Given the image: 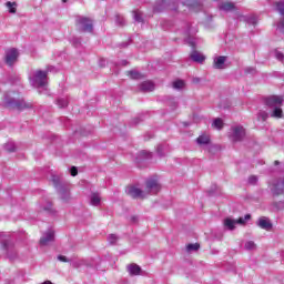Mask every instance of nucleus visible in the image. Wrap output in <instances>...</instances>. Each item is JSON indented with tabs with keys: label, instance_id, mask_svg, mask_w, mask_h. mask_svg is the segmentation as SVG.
Returning a JSON list of instances; mask_svg holds the SVG:
<instances>
[{
	"label": "nucleus",
	"instance_id": "20e7f679",
	"mask_svg": "<svg viewBox=\"0 0 284 284\" xmlns=\"http://www.w3.org/2000/svg\"><path fill=\"white\" fill-rule=\"evenodd\" d=\"M145 192L148 194H159L161 192V183H159V180L152 178L146 181V187Z\"/></svg>",
	"mask_w": 284,
	"mask_h": 284
},
{
	"label": "nucleus",
	"instance_id": "aec40b11",
	"mask_svg": "<svg viewBox=\"0 0 284 284\" xmlns=\"http://www.w3.org/2000/svg\"><path fill=\"white\" fill-rule=\"evenodd\" d=\"M6 8L10 14H16L17 13V2H10L8 1L6 3Z\"/></svg>",
	"mask_w": 284,
	"mask_h": 284
},
{
	"label": "nucleus",
	"instance_id": "412c9836",
	"mask_svg": "<svg viewBox=\"0 0 284 284\" xmlns=\"http://www.w3.org/2000/svg\"><path fill=\"white\" fill-rule=\"evenodd\" d=\"M172 85L174 90H183V88H185V81L175 80Z\"/></svg>",
	"mask_w": 284,
	"mask_h": 284
},
{
	"label": "nucleus",
	"instance_id": "a211bd4d",
	"mask_svg": "<svg viewBox=\"0 0 284 284\" xmlns=\"http://www.w3.org/2000/svg\"><path fill=\"white\" fill-rule=\"evenodd\" d=\"M128 272L131 276H139V274H141V266L131 264L128 266Z\"/></svg>",
	"mask_w": 284,
	"mask_h": 284
},
{
	"label": "nucleus",
	"instance_id": "4be33fe9",
	"mask_svg": "<svg viewBox=\"0 0 284 284\" xmlns=\"http://www.w3.org/2000/svg\"><path fill=\"white\" fill-rule=\"evenodd\" d=\"M251 219H252V215L246 214L245 216L235 220V222H236V225H245V223H247V221H250Z\"/></svg>",
	"mask_w": 284,
	"mask_h": 284
},
{
	"label": "nucleus",
	"instance_id": "37998d69",
	"mask_svg": "<svg viewBox=\"0 0 284 284\" xmlns=\"http://www.w3.org/2000/svg\"><path fill=\"white\" fill-rule=\"evenodd\" d=\"M142 154H145V158H146V159H150V156H151V153H148V152H145V151H143Z\"/></svg>",
	"mask_w": 284,
	"mask_h": 284
},
{
	"label": "nucleus",
	"instance_id": "7ed1b4c3",
	"mask_svg": "<svg viewBox=\"0 0 284 284\" xmlns=\"http://www.w3.org/2000/svg\"><path fill=\"white\" fill-rule=\"evenodd\" d=\"M245 128L241 124L233 125L229 131V139L233 143H239L245 139Z\"/></svg>",
	"mask_w": 284,
	"mask_h": 284
},
{
	"label": "nucleus",
	"instance_id": "58836bf2",
	"mask_svg": "<svg viewBox=\"0 0 284 284\" xmlns=\"http://www.w3.org/2000/svg\"><path fill=\"white\" fill-rule=\"evenodd\" d=\"M71 176H77L79 174V171L77 170V166H72L70 170Z\"/></svg>",
	"mask_w": 284,
	"mask_h": 284
},
{
	"label": "nucleus",
	"instance_id": "6e6552de",
	"mask_svg": "<svg viewBox=\"0 0 284 284\" xmlns=\"http://www.w3.org/2000/svg\"><path fill=\"white\" fill-rule=\"evenodd\" d=\"M126 194L132 199H145V192L136 186H128Z\"/></svg>",
	"mask_w": 284,
	"mask_h": 284
},
{
	"label": "nucleus",
	"instance_id": "ea45409f",
	"mask_svg": "<svg viewBox=\"0 0 284 284\" xmlns=\"http://www.w3.org/2000/svg\"><path fill=\"white\" fill-rule=\"evenodd\" d=\"M58 260H60L62 263H68V257H65L63 255H59Z\"/></svg>",
	"mask_w": 284,
	"mask_h": 284
},
{
	"label": "nucleus",
	"instance_id": "4c0bfd02",
	"mask_svg": "<svg viewBox=\"0 0 284 284\" xmlns=\"http://www.w3.org/2000/svg\"><path fill=\"white\" fill-rule=\"evenodd\" d=\"M275 58H276L278 61H283L284 55H283L280 51H275Z\"/></svg>",
	"mask_w": 284,
	"mask_h": 284
},
{
	"label": "nucleus",
	"instance_id": "c9c22d12",
	"mask_svg": "<svg viewBox=\"0 0 284 284\" xmlns=\"http://www.w3.org/2000/svg\"><path fill=\"white\" fill-rule=\"evenodd\" d=\"M256 17L252 16L247 19V23H251V26H256Z\"/></svg>",
	"mask_w": 284,
	"mask_h": 284
},
{
	"label": "nucleus",
	"instance_id": "473e14b6",
	"mask_svg": "<svg viewBox=\"0 0 284 284\" xmlns=\"http://www.w3.org/2000/svg\"><path fill=\"white\" fill-rule=\"evenodd\" d=\"M199 247H200V245L199 244H189L187 246H186V250H187V252H196V250H199Z\"/></svg>",
	"mask_w": 284,
	"mask_h": 284
},
{
	"label": "nucleus",
	"instance_id": "c756f323",
	"mask_svg": "<svg viewBox=\"0 0 284 284\" xmlns=\"http://www.w3.org/2000/svg\"><path fill=\"white\" fill-rule=\"evenodd\" d=\"M57 104L59 108H67L68 106V100L65 98H60L57 101Z\"/></svg>",
	"mask_w": 284,
	"mask_h": 284
},
{
	"label": "nucleus",
	"instance_id": "9d476101",
	"mask_svg": "<svg viewBox=\"0 0 284 284\" xmlns=\"http://www.w3.org/2000/svg\"><path fill=\"white\" fill-rule=\"evenodd\" d=\"M225 61H227V57L217 55L213 59V68L215 70H225Z\"/></svg>",
	"mask_w": 284,
	"mask_h": 284
},
{
	"label": "nucleus",
	"instance_id": "cd10ccee",
	"mask_svg": "<svg viewBox=\"0 0 284 284\" xmlns=\"http://www.w3.org/2000/svg\"><path fill=\"white\" fill-rule=\"evenodd\" d=\"M213 126L216 130H221L223 128V120L221 118H217L213 121Z\"/></svg>",
	"mask_w": 284,
	"mask_h": 284
},
{
	"label": "nucleus",
	"instance_id": "6ab92c4d",
	"mask_svg": "<svg viewBox=\"0 0 284 284\" xmlns=\"http://www.w3.org/2000/svg\"><path fill=\"white\" fill-rule=\"evenodd\" d=\"M223 225H224L225 230H234L236 227V220L226 217L223 221Z\"/></svg>",
	"mask_w": 284,
	"mask_h": 284
},
{
	"label": "nucleus",
	"instance_id": "a18cd8bd",
	"mask_svg": "<svg viewBox=\"0 0 284 284\" xmlns=\"http://www.w3.org/2000/svg\"><path fill=\"white\" fill-rule=\"evenodd\" d=\"M246 72H254V69H246Z\"/></svg>",
	"mask_w": 284,
	"mask_h": 284
},
{
	"label": "nucleus",
	"instance_id": "4468645a",
	"mask_svg": "<svg viewBox=\"0 0 284 284\" xmlns=\"http://www.w3.org/2000/svg\"><path fill=\"white\" fill-rule=\"evenodd\" d=\"M196 143L197 145H200V148H205V145H210V136L203 133L199 135V138L196 139Z\"/></svg>",
	"mask_w": 284,
	"mask_h": 284
},
{
	"label": "nucleus",
	"instance_id": "393cba45",
	"mask_svg": "<svg viewBox=\"0 0 284 284\" xmlns=\"http://www.w3.org/2000/svg\"><path fill=\"white\" fill-rule=\"evenodd\" d=\"M245 250H248L250 252L256 250V243L254 241H247L244 244Z\"/></svg>",
	"mask_w": 284,
	"mask_h": 284
},
{
	"label": "nucleus",
	"instance_id": "ddd939ff",
	"mask_svg": "<svg viewBox=\"0 0 284 284\" xmlns=\"http://www.w3.org/2000/svg\"><path fill=\"white\" fill-rule=\"evenodd\" d=\"M90 205L93 207H99L101 205V194L98 192H93L90 195Z\"/></svg>",
	"mask_w": 284,
	"mask_h": 284
},
{
	"label": "nucleus",
	"instance_id": "72a5a7b5",
	"mask_svg": "<svg viewBox=\"0 0 284 284\" xmlns=\"http://www.w3.org/2000/svg\"><path fill=\"white\" fill-rule=\"evenodd\" d=\"M186 43L191 44L192 48H194L196 45V41L194 40V38H192L190 36L186 38Z\"/></svg>",
	"mask_w": 284,
	"mask_h": 284
},
{
	"label": "nucleus",
	"instance_id": "b1692460",
	"mask_svg": "<svg viewBox=\"0 0 284 284\" xmlns=\"http://www.w3.org/2000/svg\"><path fill=\"white\" fill-rule=\"evenodd\" d=\"M129 77H131L132 79H143V74L140 73L136 70H132L128 72Z\"/></svg>",
	"mask_w": 284,
	"mask_h": 284
},
{
	"label": "nucleus",
	"instance_id": "2eb2a0df",
	"mask_svg": "<svg viewBox=\"0 0 284 284\" xmlns=\"http://www.w3.org/2000/svg\"><path fill=\"white\" fill-rule=\"evenodd\" d=\"M190 57L195 63H203V61H205L204 54L196 50L192 51Z\"/></svg>",
	"mask_w": 284,
	"mask_h": 284
},
{
	"label": "nucleus",
	"instance_id": "c03bdc74",
	"mask_svg": "<svg viewBox=\"0 0 284 284\" xmlns=\"http://www.w3.org/2000/svg\"><path fill=\"white\" fill-rule=\"evenodd\" d=\"M186 34H192V29H187Z\"/></svg>",
	"mask_w": 284,
	"mask_h": 284
},
{
	"label": "nucleus",
	"instance_id": "2f4dec72",
	"mask_svg": "<svg viewBox=\"0 0 284 284\" xmlns=\"http://www.w3.org/2000/svg\"><path fill=\"white\" fill-rule=\"evenodd\" d=\"M108 241L111 245H114V243H116V241H119V236H116V234H110L108 236Z\"/></svg>",
	"mask_w": 284,
	"mask_h": 284
},
{
	"label": "nucleus",
	"instance_id": "f257e3e1",
	"mask_svg": "<svg viewBox=\"0 0 284 284\" xmlns=\"http://www.w3.org/2000/svg\"><path fill=\"white\" fill-rule=\"evenodd\" d=\"M48 72H54V67H48L47 71L37 70L29 75V81L33 88H38L40 93L48 90ZM48 92H44L47 94Z\"/></svg>",
	"mask_w": 284,
	"mask_h": 284
},
{
	"label": "nucleus",
	"instance_id": "a878e982",
	"mask_svg": "<svg viewBox=\"0 0 284 284\" xmlns=\"http://www.w3.org/2000/svg\"><path fill=\"white\" fill-rule=\"evenodd\" d=\"M276 10L282 14V17H284V0L276 2Z\"/></svg>",
	"mask_w": 284,
	"mask_h": 284
},
{
	"label": "nucleus",
	"instance_id": "f3484780",
	"mask_svg": "<svg viewBox=\"0 0 284 284\" xmlns=\"http://www.w3.org/2000/svg\"><path fill=\"white\" fill-rule=\"evenodd\" d=\"M234 8V2H222L221 4H219V10H222L223 12H232Z\"/></svg>",
	"mask_w": 284,
	"mask_h": 284
},
{
	"label": "nucleus",
	"instance_id": "49530a36",
	"mask_svg": "<svg viewBox=\"0 0 284 284\" xmlns=\"http://www.w3.org/2000/svg\"><path fill=\"white\" fill-rule=\"evenodd\" d=\"M62 3H68V0H62Z\"/></svg>",
	"mask_w": 284,
	"mask_h": 284
},
{
	"label": "nucleus",
	"instance_id": "7c9ffc66",
	"mask_svg": "<svg viewBox=\"0 0 284 284\" xmlns=\"http://www.w3.org/2000/svg\"><path fill=\"white\" fill-rule=\"evenodd\" d=\"M133 19L134 21H138V23H141V21H143V17L141 16L140 11H133Z\"/></svg>",
	"mask_w": 284,
	"mask_h": 284
},
{
	"label": "nucleus",
	"instance_id": "c85d7f7f",
	"mask_svg": "<svg viewBox=\"0 0 284 284\" xmlns=\"http://www.w3.org/2000/svg\"><path fill=\"white\" fill-rule=\"evenodd\" d=\"M60 199H62V201H68L70 199V191L61 190L60 191Z\"/></svg>",
	"mask_w": 284,
	"mask_h": 284
},
{
	"label": "nucleus",
	"instance_id": "dca6fc26",
	"mask_svg": "<svg viewBox=\"0 0 284 284\" xmlns=\"http://www.w3.org/2000/svg\"><path fill=\"white\" fill-rule=\"evenodd\" d=\"M140 90L142 92H152L154 90V82L153 81H144L140 84Z\"/></svg>",
	"mask_w": 284,
	"mask_h": 284
},
{
	"label": "nucleus",
	"instance_id": "f03ea898",
	"mask_svg": "<svg viewBox=\"0 0 284 284\" xmlns=\"http://www.w3.org/2000/svg\"><path fill=\"white\" fill-rule=\"evenodd\" d=\"M265 105L271 110L272 119H283V97L270 95L265 99Z\"/></svg>",
	"mask_w": 284,
	"mask_h": 284
},
{
	"label": "nucleus",
	"instance_id": "f704fd0d",
	"mask_svg": "<svg viewBox=\"0 0 284 284\" xmlns=\"http://www.w3.org/2000/svg\"><path fill=\"white\" fill-rule=\"evenodd\" d=\"M41 210H44V212H52V203L47 202V206H41Z\"/></svg>",
	"mask_w": 284,
	"mask_h": 284
},
{
	"label": "nucleus",
	"instance_id": "9b49d317",
	"mask_svg": "<svg viewBox=\"0 0 284 284\" xmlns=\"http://www.w3.org/2000/svg\"><path fill=\"white\" fill-rule=\"evenodd\" d=\"M257 225L261 227V230H266L267 232L272 230V222L265 216L258 219Z\"/></svg>",
	"mask_w": 284,
	"mask_h": 284
},
{
	"label": "nucleus",
	"instance_id": "39448f33",
	"mask_svg": "<svg viewBox=\"0 0 284 284\" xmlns=\"http://www.w3.org/2000/svg\"><path fill=\"white\" fill-rule=\"evenodd\" d=\"M4 102L7 105H9L11 108H16V110H26V108H30V105L28 103H26V101H23V100L17 101L14 99L8 98V95H6Z\"/></svg>",
	"mask_w": 284,
	"mask_h": 284
},
{
	"label": "nucleus",
	"instance_id": "79ce46f5",
	"mask_svg": "<svg viewBox=\"0 0 284 284\" xmlns=\"http://www.w3.org/2000/svg\"><path fill=\"white\" fill-rule=\"evenodd\" d=\"M176 99H172L169 101V105H176Z\"/></svg>",
	"mask_w": 284,
	"mask_h": 284
},
{
	"label": "nucleus",
	"instance_id": "e433bc0d",
	"mask_svg": "<svg viewBox=\"0 0 284 284\" xmlns=\"http://www.w3.org/2000/svg\"><path fill=\"white\" fill-rule=\"evenodd\" d=\"M257 181L258 178H256V175H252L248 178V183H251V185H254Z\"/></svg>",
	"mask_w": 284,
	"mask_h": 284
},
{
	"label": "nucleus",
	"instance_id": "de8ad7c7",
	"mask_svg": "<svg viewBox=\"0 0 284 284\" xmlns=\"http://www.w3.org/2000/svg\"><path fill=\"white\" fill-rule=\"evenodd\" d=\"M128 62L126 61H123V65H125Z\"/></svg>",
	"mask_w": 284,
	"mask_h": 284
},
{
	"label": "nucleus",
	"instance_id": "a19ab883",
	"mask_svg": "<svg viewBox=\"0 0 284 284\" xmlns=\"http://www.w3.org/2000/svg\"><path fill=\"white\" fill-rule=\"evenodd\" d=\"M158 154H160V156H163V145L158 146Z\"/></svg>",
	"mask_w": 284,
	"mask_h": 284
},
{
	"label": "nucleus",
	"instance_id": "5701e85b",
	"mask_svg": "<svg viewBox=\"0 0 284 284\" xmlns=\"http://www.w3.org/2000/svg\"><path fill=\"white\" fill-rule=\"evenodd\" d=\"M268 116H270V113H267V111L261 110V111L257 113V119H258V121H267Z\"/></svg>",
	"mask_w": 284,
	"mask_h": 284
},
{
	"label": "nucleus",
	"instance_id": "0eeeda50",
	"mask_svg": "<svg viewBox=\"0 0 284 284\" xmlns=\"http://www.w3.org/2000/svg\"><path fill=\"white\" fill-rule=\"evenodd\" d=\"M78 26L82 32H92L93 30L92 20L88 18H79Z\"/></svg>",
	"mask_w": 284,
	"mask_h": 284
},
{
	"label": "nucleus",
	"instance_id": "1a4fd4ad",
	"mask_svg": "<svg viewBox=\"0 0 284 284\" xmlns=\"http://www.w3.org/2000/svg\"><path fill=\"white\" fill-rule=\"evenodd\" d=\"M54 241V231L49 229L45 233H43L42 237L40 239L41 245H50Z\"/></svg>",
	"mask_w": 284,
	"mask_h": 284
},
{
	"label": "nucleus",
	"instance_id": "f8f14e48",
	"mask_svg": "<svg viewBox=\"0 0 284 284\" xmlns=\"http://www.w3.org/2000/svg\"><path fill=\"white\" fill-rule=\"evenodd\" d=\"M0 243L2 250H6L7 252H10L12 250V244L8 241V235L3 232H0Z\"/></svg>",
	"mask_w": 284,
	"mask_h": 284
},
{
	"label": "nucleus",
	"instance_id": "09e8293b",
	"mask_svg": "<svg viewBox=\"0 0 284 284\" xmlns=\"http://www.w3.org/2000/svg\"><path fill=\"white\" fill-rule=\"evenodd\" d=\"M275 164L278 165V161H275Z\"/></svg>",
	"mask_w": 284,
	"mask_h": 284
},
{
	"label": "nucleus",
	"instance_id": "bb28decb",
	"mask_svg": "<svg viewBox=\"0 0 284 284\" xmlns=\"http://www.w3.org/2000/svg\"><path fill=\"white\" fill-rule=\"evenodd\" d=\"M4 150L7 152H14L17 150V146L14 145V142H8L4 144Z\"/></svg>",
	"mask_w": 284,
	"mask_h": 284
},
{
	"label": "nucleus",
	"instance_id": "8fccbe9b",
	"mask_svg": "<svg viewBox=\"0 0 284 284\" xmlns=\"http://www.w3.org/2000/svg\"><path fill=\"white\" fill-rule=\"evenodd\" d=\"M210 148H215V146H210Z\"/></svg>",
	"mask_w": 284,
	"mask_h": 284
},
{
	"label": "nucleus",
	"instance_id": "423d86ee",
	"mask_svg": "<svg viewBox=\"0 0 284 284\" xmlns=\"http://www.w3.org/2000/svg\"><path fill=\"white\" fill-rule=\"evenodd\" d=\"M17 59H19V50L8 49L6 51V63H7V65H14V63H17Z\"/></svg>",
	"mask_w": 284,
	"mask_h": 284
}]
</instances>
